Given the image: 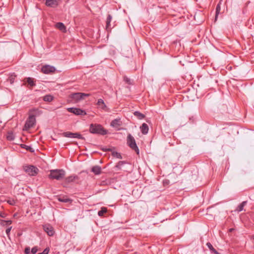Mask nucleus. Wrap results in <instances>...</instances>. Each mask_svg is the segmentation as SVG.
Here are the masks:
<instances>
[{
  "mask_svg": "<svg viewBox=\"0 0 254 254\" xmlns=\"http://www.w3.org/2000/svg\"><path fill=\"white\" fill-rule=\"evenodd\" d=\"M29 112L34 113V114H30L27 119L24 127V130H27L30 128L33 127L36 124V116H39L42 114V111L37 108H33L30 110Z\"/></svg>",
  "mask_w": 254,
  "mask_h": 254,
  "instance_id": "nucleus-1",
  "label": "nucleus"
},
{
  "mask_svg": "<svg viewBox=\"0 0 254 254\" xmlns=\"http://www.w3.org/2000/svg\"><path fill=\"white\" fill-rule=\"evenodd\" d=\"M89 131L93 134L104 135L107 134L108 131L100 124H91L90 125Z\"/></svg>",
  "mask_w": 254,
  "mask_h": 254,
  "instance_id": "nucleus-2",
  "label": "nucleus"
},
{
  "mask_svg": "<svg viewBox=\"0 0 254 254\" xmlns=\"http://www.w3.org/2000/svg\"><path fill=\"white\" fill-rule=\"evenodd\" d=\"M65 175V172L64 170L56 169L50 171V174L49 175V177L51 179L61 180L64 178Z\"/></svg>",
  "mask_w": 254,
  "mask_h": 254,
  "instance_id": "nucleus-3",
  "label": "nucleus"
},
{
  "mask_svg": "<svg viewBox=\"0 0 254 254\" xmlns=\"http://www.w3.org/2000/svg\"><path fill=\"white\" fill-rule=\"evenodd\" d=\"M127 143L131 149L134 150L137 154H139V148L136 145L134 138L130 134H128L127 136Z\"/></svg>",
  "mask_w": 254,
  "mask_h": 254,
  "instance_id": "nucleus-4",
  "label": "nucleus"
},
{
  "mask_svg": "<svg viewBox=\"0 0 254 254\" xmlns=\"http://www.w3.org/2000/svg\"><path fill=\"white\" fill-rule=\"evenodd\" d=\"M90 96V94L76 92L70 94L69 97L75 102H78L81 100L84 99L85 97H87Z\"/></svg>",
  "mask_w": 254,
  "mask_h": 254,
  "instance_id": "nucleus-5",
  "label": "nucleus"
},
{
  "mask_svg": "<svg viewBox=\"0 0 254 254\" xmlns=\"http://www.w3.org/2000/svg\"><path fill=\"white\" fill-rule=\"evenodd\" d=\"M24 170L29 175L32 176L36 175L39 171V169L33 165L25 166Z\"/></svg>",
  "mask_w": 254,
  "mask_h": 254,
  "instance_id": "nucleus-6",
  "label": "nucleus"
},
{
  "mask_svg": "<svg viewBox=\"0 0 254 254\" xmlns=\"http://www.w3.org/2000/svg\"><path fill=\"white\" fill-rule=\"evenodd\" d=\"M63 135L64 137H68V138H76L80 139L82 140H85V137L82 136V135H81L78 132H75V133H72L71 132L67 131L64 132L63 133Z\"/></svg>",
  "mask_w": 254,
  "mask_h": 254,
  "instance_id": "nucleus-7",
  "label": "nucleus"
},
{
  "mask_svg": "<svg viewBox=\"0 0 254 254\" xmlns=\"http://www.w3.org/2000/svg\"><path fill=\"white\" fill-rule=\"evenodd\" d=\"M67 111L72 113L76 115H82L84 116L86 115L85 111L80 109L79 108H76L74 107L68 108Z\"/></svg>",
  "mask_w": 254,
  "mask_h": 254,
  "instance_id": "nucleus-8",
  "label": "nucleus"
},
{
  "mask_svg": "<svg viewBox=\"0 0 254 254\" xmlns=\"http://www.w3.org/2000/svg\"><path fill=\"white\" fill-rule=\"evenodd\" d=\"M44 231L49 236H53L55 233L54 229L52 226L49 224H46L43 226Z\"/></svg>",
  "mask_w": 254,
  "mask_h": 254,
  "instance_id": "nucleus-9",
  "label": "nucleus"
},
{
  "mask_svg": "<svg viewBox=\"0 0 254 254\" xmlns=\"http://www.w3.org/2000/svg\"><path fill=\"white\" fill-rule=\"evenodd\" d=\"M56 68L54 66H51L49 65H44L41 68L42 72L45 74L53 73L54 72Z\"/></svg>",
  "mask_w": 254,
  "mask_h": 254,
  "instance_id": "nucleus-10",
  "label": "nucleus"
},
{
  "mask_svg": "<svg viewBox=\"0 0 254 254\" xmlns=\"http://www.w3.org/2000/svg\"><path fill=\"white\" fill-rule=\"evenodd\" d=\"M59 3V0H46L45 4L47 6L55 8Z\"/></svg>",
  "mask_w": 254,
  "mask_h": 254,
  "instance_id": "nucleus-11",
  "label": "nucleus"
},
{
  "mask_svg": "<svg viewBox=\"0 0 254 254\" xmlns=\"http://www.w3.org/2000/svg\"><path fill=\"white\" fill-rule=\"evenodd\" d=\"M96 105L98 106V108L100 109L104 110L105 111H108L109 109L105 104L104 101L102 99H99L97 101Z\"/></svg>",
  "mask_w": 254,
  "mask_h": 254,
  "instance_id": "nucleus-12",
  "label": "nucleus"
},
{
  "mask_svg": "<svg viewBox=\"0 0 254 254\" xmlns=\"http://www.w3.org/2000/svg\"><path fill=\"white\" fill-rule=\"evenodd\" d=\"M24 81L26 82L28 84V87L29 89L32 88L36 85L35 80L34 78L31 77H27L24 79Z\"/></svg>",
  "mask_w": 254,
  "mask_h": 254,
  "instance_id": "nucleus-13",
  "label": "nucleus"
},
{
  "mask_svg": "<svg viewBox=\"0 0 254 254\" xmlns=\"http://www.w3.org/2000/svg\"><path fill=\"white\" fill-rule=\"evenodd\" d=\"M122 125V122L121 121L120 119H116L113 120L110 125L113 127L117 128Z\"/></svg>",
  "mask_w": 254,
  "mask_h": 254,
  "instance_id": "nucleus-14",
  "label": "nucleus"
},
{
  "mask_svg": "<svg viewBox=\"0 0 254 254\" xmlns=\"http://www.w3.org/2000/svg\"><path fill=\"white\" fill-rule=\"evenodd\" d=\"M112 19V16H111V15L108 14L107 16V19H106V30L108 31H109L111 30L110 23H111Z\"/></svg>",
  "mask_w": 254,
  "mask_h": 254,
  "instance_id": "nucleus-15",
  "label": "nucleus"
},
{
  "mask_svg": "<svg viewBox=\"0 0 254 254\" xmlns=\"http://www.w3.org/2000/svg\"><path fill=\"white\" fill-rule=\"evenodd\" d=\"M55 27L62 32H66V27L64 23L62 22H58L56 24Z\"/></svg>",
  "mask_w": 254,
  "mask_h": 254,
  "instance_id": "nucleus-16",
  "label": "nucleus"
},
{
  "mask_svg": "<svg viewBox=\"0 0 254 254\" xmlns=\"http://www.w3.org/2000/svg\"><path fill=\"white\" fill-rule=\"evenodd\" d=\"M78 179V177L77 175H72L69 177H66L65 179V182L66 183H69L71 182H73L74 180Z\"/></svg>",
  "mask_w": 254,
  "mask_h": 254,
  "instance_id": "nucleus-17",
  "label": "nucleus"
},
{
  "mask_svg": "<svg viewBox=\"0 0 254 254\" xmlns=\"http://www.w3.org/2000/svg\"><path fill=\"white\" fill-rule=\"evenodd\" d=\"M140 128L142 134H146L148 133L149 128L148 125L146 124H142Z\"/></svg>",
  "mask_w": 254,
  "mask_h": 254,
  "instance_id": "nucleus-18",
  "label": "nucleus"
},
{
  "mask_svg": "<svg viewBox=\"0 0 254 254\" xmlns=\"http://www.w3.org/2000/svg\"><path fill=\"white\" fill-rule=\"evenodd\" d=\"M91 171L95 175H99L101 172V168L99 166H95L92 168Z\"/></svg>",
  "mask_w": 254,
  "mask_h": 254,
  "instance_id": "nucleus-19",
  "label": "nucleus"
},
{
  "mask_svg": "<svg viewBox=\"0 0 254 254\" xmlns=\"http://www.w3.org/2000/svg\"><path fill=\"white\" fill-rule=\"evenodd\" d=\"M58 199L59 201L64 203H71L72 202V200L66 196H59Z\"/></svg>",
  "mask_w": 254,
  "mask_h": 254,
  "instance_id": "nucleus-20",
  "label": "nucleus"
},
{
  "mask_svg": "<svg viewBox=\"0 0 254 254\" xmlns=\"http://www.w3.org/2000/svg\"><path fill=\"white\" fill-rule=\"evenodd\" d=\"M247 204V201H244L240 203L236 208V211L241 212L244 210V206Z\"/></svg>",
  "mask_w": 254,
  "mask_h": 254,
  "instance_id": "nucleus-21",
  "label": "nucleus"
},
{
  "mask_svg": "<svg viewBox=\"0 0 254 254\" xmlns=\"http://www.w3.org/2000/svg\"><path fill=\"white\" fill-rule=\"evenodd\" d=\"M206 246L209 248L211 253L213 254H218L217 251L213 248L211 244L209 242L206 243Z\"/></svg>",
  "mask_w": 254,
  "mask_h": 254,
  "instance_id": "nucleus-22",
  "label": "nucleus"
},
{
  "mask_svg": "<svg viewBox=\"0 0 254 254\" xmlns=\"http://www.w3.org/2000/svg\"><path fill=\"white\" fill-rule=\"evenodd\" d=\"M43 99L45 102H51L54 100V97L50 94H48L44 96Z\"/></svg>",
  "mask_w": 254,
  "mask_h": 254,
  "instance_id": "nucleus-23",
  "label": "nucleus"
},
{
  "mask_svg": "<svg viewBox=\"0 0 254 254\" xmlns=\"http://www.w3.org/2000/svg\"><path fill=\"white\" fill-rule=\"evenodd\" d=\"M134 115L139 120H142L145 118V115L139 111H135L133 113Z\"/></svg>",
  "mask_w": 254,
  "mask_h": 254,
  "instance_id": "nucleus-24",
  "label": "nucleus"
},
{
  "mask_svg": "<svg viewBox=\"0 0 254 254\" xmlns=\"http://www.w3.org/2000/svg\"><path fill=\"white\" fill-rule=\"evenodd\" d=\"M20 147L22 148H24L26 150L31 152H33L34 151V150L33 149V148H32L30 146H28V145H26L24 144H20Z\"/></svg>",
  "mask_w": 254,
  "mask_h": 254,
  "instance_id": "nucleus-25",
  "label": "nucleus"
},
{
  "mask_svg": "<svg viewBox=\"0 0 254 254\" xmlns=\"http://www.w3.org/2000/svg\"><path fill=\"white\" fill-rule=\"evenodd\" d=\"M6 138L9 141H12L14 139V135L12 132L8 131L6 135Z\"/></svg>",
  "mask_w": 254,
  "mask_h": 254,
  "instance_id": "nucleus-26",
  "label": "nucleus"
},
{
  "mask_svg": "<svg viewBox=\"0 0 254 254\" xmlns=\"http://www.w3.org/2000/svg\"><path fill=\"white\" fill-rule=\"evenodd\" d=\"M107 212V208L105 207H102L101 208V210H99L98 212V215L99 216H103V215L106 213V212Z\"/></svg>",
  "mask_w": 254,
  "mask_h": 254,
  "instance_id": "nucleus-27",
  "label": "nucleus"
},
{
  "mask_svg": "<svg viewBox=\"0 0 254 254\" xmlns=\"http://www.w3.org/2000/svg\"><path fill=\"white\" fill-rule=\"evenodd\" d=\"M126 164H127V162L125 161H120L116 165V167L118 168L119 169H121L122 166Z\"/></svg>",
  "mask_w": 254,
  "mask_h": 254,
  "instance_id": "nucleus-28",
  "label": "nucleus"
},
{
  "mask_svg": "<svg viewBox=\"0 0 254 254\" xmlns=\"http://www.w3.org/2000/svg\"><path fill=\"white\" fill-rule=\"evenodd\" d=\"M112 155L114 157L117 158L118 159H122V156L120 153H118L116 151H114L112 152Z\"/></svg>",
  "mask_w": 254,
  "mask_h": 254,
  "instance_id": "nucleus-29",
  "label": "nucleus"
},
{
  "mask_svg": "<svg viewBox=\"0 0 254 254\" xmlns=\"http://www.w3.org/2000/svg\"><path fill=\"white\" fill-rule=\"evenodd\" d=\"M220 9H221V7H220V4L218 3L217 6H216V15H215V19H216L217 18V16L220 13Z\"/></svg>",
  "mask_w": 254,
  "mask_h": 254,
  "instance_id": "nucleus-30",
  "label": "nucleus"
},
{
  "mask_svg": "<svg viewBox=\"0 0 254 254\" xmlns=\"http://www.w3.org/2000/svg\"><path fill=\"white\" fill-rule=\"evenodd\" d=\"M124 81L128 84L131 85L132 84L131 80L130 78H128L127 76H124Z\"/></svg>",
  "mask_w": 254,
  "mask_h": 254,
  "instance_id": "nucleus-31",
  "label": "nucleus"
},
{
  "mask_svg": "<svg viewBox=\"0 0 254 254\" xmlns=\"http://www.w3.org/2000/svg\"><path fill=\"white\" fill-rule=\"evenodd\" d=\"M38 252V248L37 247H34L32 248L31 253L32 254H35Z\"/></svg>",
  "mask_w": 254,
  "mask_h": 254,
  "instance_id": "nucleus-32",
  "label": "nucleus"
},
{
  "mask_svg": "<svg viewBox=\"0 0 254 254\" xmlns=\"http://www.w3.org/2000/svg\"><path fill=\"white\" fill-rule=\"evenodd\" d=\"M15 75H14V76L11 75L8 78V80L9 81L10 83L11 84L13 83L14 82V77H15Z\"/></svg>",
  "mask_w": 254,
  "mask_h": 254,
  "instance_id": "nucleus-33",
  "label": "nucleus"
},
{
  "mask_svg": "<svg viewBox=\"0 0 254 254\" xmlns=\"http://www.w3.org/2000/svg\"><path fill=\"white\" fill-rule=\"evenodd\" d=\"M30 252V248L29 247H27L25 249L24 253L25 254H29Z\"/></svg>",
  "mask_w": 254,
  "mask_h": 254,
  "instance_id": "nucleus-34",
  "label": "nucleus"
},
{
  "mask_svg": "<svg viewBox=\"0 0 254 254\" xmlns=\"http://www.w3.org/2000/svg\"><path fill=\"white\" fill-rule=\"evenodd\" d=\"M50 251L49 248H46L42 253H41L42 254H48Z\"/></svg>",
  "mask_w": 254,
  "mask_h": 254,
  "instance_id": "nucleus-35",
  "label": "nucleus"
},
{
  "mask_svg": "<svg viewBox=\"0 0 254 254\" xmlns=\"http://www.w3.org/2000/svg\"><path fill=\"white\" fill-rule=\"evenodd\" d=\"M6 216V214L3 212V211H0V217H1V218H5Z\"/></svg>",
  "mask_w": 254,
  "mask_h": 254,
  "instance_id": "nucleus-36",
  "label": "nucleus"
},
{
  "mask_svg": "<svg viewBox=\"0 0 254 254\" xmlns=\"http://www.w3.org/2000/svg\"><path fill=\"white\" fill-rule=\"evenodd\" d=\"M7 202L10 205H14L15 204V201L13 199L8 200Z\"/></svg>",
  "mask_w": 254,
  "mask_h": 254,
  "instance_id": "nucleus-37",
  "label": "nucleus"
},
{
  "mask_svg": "<svg viewBox=\"0 0 254 254\" xmlns=\"http://www.w3.org/2000/svg\"><path fill=\"white\" fill-rule=\"evenodd\" d=\"M11 228H12L11 227H9V228H7V229H6L5 232H6V234H7V236H8V235H9V233H10V231H11Z\"/></svg>",
  "mask_w": 254,
  "mask_h": 254,
  "instance_id": "nucleus-38",
  "label": "nucleus"
},
{
  "mask_svg": "<svg viewBox=\"0 0 254 254\" xmlns=\"http://www.w3.org/2000/svg\"><path fill=\"white\" fill-rule=\"evenodd\" d=\"M3 222L5 223V225H9L11 224L12 221L11 220H4Z\"/></svg>",
  "mask_w": 254,
  "mask_h": 254,
  "instance_id": "nucleus-39",
  "label": "nucleus"
},
{
  "mask_svg": "<svg viewBox=\"0 0 254 254\" xmlns=\"http://www.w3.org/2000/svg\"><path fill=\"white\" fill-rule=\"evenodd\" d=\"M102 150H103L104 151H110V149H108V148H103Z\"/></svg>",
  "mask_w": 254,
  "mask_h": 254,
  "instance_id": "nucleus-40",
  "label": "nucleus"
},
{
  "mask_svg": "<svg viewBox=\"0 0 254 254\" xmlns=\"http://www.w3.org/2000/svg\"><path fill=\"white\" fill-rule=\"evenodd\" d=\"M233 231V229H230V231Z\"/></svg>",
  "mask_w": 254,
  "mask_h": 254,
  "instance_id": "nucleus-41",
  "label": "nucleus"
},
{
  "mask_svg": "<svg viewBox=\"0 0 254 254\" xmlns=\"http://www.w3.org/2000/svg\"><path fill=\"white\" fill-rule=\"evenodd\" d=\"M38 254H42L41 253H38Z\"/></svg>",
  "mask_w": 254,
  "mask_h": 254,
  "instance_id": "nucleus-42",
  "label": "nucleus"
},
{
  "mask_svg": "<svg viewBox=\"0 0 254 254\" xmlns=\"http://www.w3.org/2000/svg\"><path fill=\"white\" fill-rule=\"evenodd\" d=\"M253 239H254V235L253 236Z\"/></svg>",
  "mask_w": 254,
  "mask_h": 254,
  "instance_id": "nucleus-43",
  "label": "nucleus"
}]
</instances>
